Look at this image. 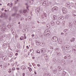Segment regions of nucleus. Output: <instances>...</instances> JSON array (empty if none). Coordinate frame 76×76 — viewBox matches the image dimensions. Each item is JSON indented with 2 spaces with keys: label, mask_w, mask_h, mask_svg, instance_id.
I'll return each mask as SVG.
<instances>
[{
  "label": "nucleus",
  "mask_w": 76,
  "mask_h": 76,
  "mask_svg": "<svg viewBox=\"0 0 76 76\" xmlns=\"http://www.w3.org/2000/svg\"><path fill=\"white\" fill-rule=\"evenodd\" d=\"M50 31L48 30H45L44 32V34L45 36H47L48 37V36H49L50 34Z\"/></svg>",
  "instance_id": "1"
},
{
  "label": "nucleus",
  "mask_w": 76,
  "mask_h": 76,
  "mask_svg": "<svg viewBox=\"0 0 76 76\" xmlns=\"http://www.w3.org/2000/svg\"><path fill=\"white\" fill-rule=\"evenodd\" d=\"M57 40H58V39L56 36L53 37L52 39V41L53 42H56V41H57Z\"/></svg>",
  "instance_id": "2"
},
{
  "label": "nucleus",
  "mask_w": 76,
  "mask_h": 76,
  "mask_svg": "<svg viewBox=\"0 0 76 76\" xmlns=\"http://www.w3.org/2000/svg\"><path fill=\"white\" fill-rule=\"evenodd\" d=\"M66 9L65 8H62V11L63 14H66Z\"/></svg>",
  "instance_id": "3"
},
{
  "label": "nucleus",
  "mask_w": 76,
  "mask_h": 76,
  "mask_svg": "<svg viewBox=\"0 0 76 76\" xmlns=\"http://www.w3.org/2000/svg\"><path fill=\"white\" fill-rule=\"evenodd\" d=\"M65 48L66 50H69L70 49V46L69 45H67L65 46Z\"/></svg>",
  "instance_id": "4"
},
{
  "label": "nucleus",
  "mask_w": 76,
  "mask_h": 76,
  "mask_svg": "<svg viewBox=\"0 0 76 76\" xmlns=\"http://www.w3.org/2000/svg\"><path fill=\"white\" fill-rule=\"evenodd\" d=\"M45 52H46V50L45 48H43L41 49V53L42 54H44V53H45Z\"/></svg>",
  "instance_id": "5"
},
{
  "label": "nucleus",
  "mask_w": 76,
  "mask_h": 76,
  "mask_svg": "<svg viewBox=\"0 0 76 76\" xmlns=\"http://www.w3.org/2000/svg\"><path fill=\"white\" fill-rule=\"evenodd\" d=\"M8 58L6 56H4L2 57V60L4 61H6L7 60Z\"/></svg>",
  "instance_id": "6"
},
{
  "label": "nucleus",
  "mask_w": 76,
  "mask_h": 76,
  "mask_svg": "<svg viewBox=\"0 0 76 76\" xmlns=\"http://www.w3.org/2000/svg\"><path fill=\"white\" fill-rule=\"evenodd\" d=\"M57 10V7H55L52 8V12H54V10Z\"/></svg>",
  "instance_id": "7"
},
{
  "label": "nucleus",
  "mask_w": 76,
  "mask_h": 76,
  "mask_svg": "<svg viewBox=\"0 0 76 76\" xmlns=\"http://www.w3.org/2000/svg\"><path fill=\"white\" fill-rule=\"evenodd\" d=\"M66 6L68 7H69L70 6V4L69 3H66Z\"/></svg>",
  "instance_id": "8"
},
{
  "label": "nucleus",
  "mask_w": 76,
  "mask_h": 76,
  "mask_svg": "<svg viewBox=\"0 0 76 76\" xmlns=\"http://www.w3.org/2000/svg\"><path fill=\"white\" fill-rule=\"evenodd\" d=\"M40 8L39 7H38L36 10V12H37V13H39V12Z\"/></svg>",
  "instance_id": "9"
},
{
  "label": "nucleus",
  "mask_w": 76,
  "mask_h": 76,
  "mask_svg": "<svg viewBox=\"0 0 76 76\" xmlns=\"http://www.w3.org/2000/svg\"><path fill=\"white\" fill-rule=\"evenodd\" d=\"M12 56H13V53L12 52H10L8 54V56L10 57H12Z\"/></svg>",
  "instance_id": "10"
},
{
  "label": "nucleus",
  "mask_w": 76,
  "mask_h": 76,
  "mask_svg": "<svg viewBox=\"0 0 76 76\" xmlns=\"http://www.w3.org/2000/svg\"><path fill=\"white\" fill-rule=\"evenodd\" d=\"M70 6H71L72 7H73L74 6H75V4L71 2L70 4Z\"/></svg>",
  "instance_id": "11"
},
{
  "label": "nucleus",
  "mask_w": 76,
  "mask_h": 76,
  "mask_svg": "<svg viewBox=\"0 0 76 76\" xmlns=\"http://www.w3.org/2000/svg\"><path fill=\"white\" fill-rule=\"evenodd\" d=\"M21 68L22 70H25L26 69V66L24 65L22 66Z\"/></svg>",
  "instance_id": "12"
},
{
  "label": "nucleus",
  "mask_w": 76,
  "mask_h": 76,
  "mask_svg": "<svg viewBox=\"0 0 76 76\" xmlns=\"http://www.w3.org/2000/svg\"><path fill=\"white\" fill-rule=\"evenodd\" d=\"M69 26L70 28H72L73 27V23H69Z\"/></svg>",
  "instance_id": "13"
},
{
  "label": "nucleus",
  "mask_w": 76,
  "mask_h": 76,
  "mask_svg": "<svg viewBox=\"0 0 76 76\" xmlns=\"http://www.w3.org/2000/svg\"><path fill=\"white\" fill-rule=\"evenodd\" d=\"M58 19L60 20H63L64 19V17L61 16L60 17L58 18Z\"/></svg>",
  "instance_id": "14"
},
{
  "label": "nucleus",
  "mask_w": 76,
  "mask_h": 76,
  "mask_svg": "<svg viewBox=\"0 0 76 76\" xmlns=\"http://www.w3.org/2000/svg\"><path fill=\"white\" fill-rule=\"evenodd\" d=\"M75 41V38H72V39H71L70 40V42H74Z\"/></svg>",
  "instance_id": "15"
},
{
  "label": "nucleus",
  "mask_w": 76,
  "mask_h": 76,
  "mask_svg": "<svg viewBox=\"0 0 76 76\" xmlns=\"http://www.w3.org/2000/svg\"><path fill=\"white\" fill-rule=\"evenodd\" d=\"M3 53H0V58H3Z\"/></svg>",
  "instance_id": "16"
},
{
  "label": "nucleus",
  "mask_w": 76,
  "mask_h": 76,
  "mask_svg": "<svg viewBox=\"0 0 76 76\" xmlns=\"http://www.w3.org/2000/svg\"><path fill=\"white\" fill-rule=\"evenodd\" d=\"M58 69L59 71H61V70L62 69L61 67L60 66H58Z\"/></svg>",
  "instance_id": "17"
},
{
  "label": "nucleus",
  "mask_w": 76,
  "mask_h": 76,
  "mask_svg": "<svg viewBox=\"0 0 76 76\" xmlns=\"http://www.w3.org/2000/svg\"><path fill=\"white\" fill-rule=\"evenodd\" d=\"M7 37L8 38H11V35L10 34H7Z\"/></svg>",
  "instance_id": "18"
},
{
  "label": "nucleus",
  "mask_w": 76,
  "mask_h": 76,
  "mask_svg": "<svg viewBox=\"0 0 76 76\" xmlns=\"http://www.w3.org/2000/svg\"><path fill=\"white\" fill-rule=\"evenodd\" d=\"M53 20H56V19H57V16H56L55 15H53Z\"/></svg>",
  "instance_id": "19"
},
{
  "label": "nucleus",
  "mask_w": 76,
  "mask_h": 76,
  "mask_svg": "<svg viewBox=\"0 0 76 76\" xmlns=\"http://www.w3.org/2000/svg\"><path fill=\"white\" fill-rule=\"evenodd\" d=\"M41 43H40V41H38L36 42L37 45H39Z\"/></svg>",
  "instance_id": "20"
},
{
  "label": "nucleus",
  "mask_w": 76,
  "mask_h": 76,
  "mask_svg": "<svg viewBox=\"0 0 76 76\" xmlns=\"http://www.w3.org/2000/svg\"><path fill=\"white\" fill-rule=\"evenodd\" d=\"M40 45L41 46H44V45H45V43H44V42H42L40 43Z\"/></svg>",
  "instance_id": "21"
},
{
  "label": "nucleus",
  "mask_w": 76,
  "mask_h": 76,
  "mask_svg": "<svg viewBox=\"0 0 76 76\" xmlns=\"http://www.w3.org/2000/svg\"><path fill=\"white\" fill-rule=\"evenodd\" d=\"M51 25L52 26H54V22L53 21H51Z\"/></svg>",
  "instance_id": "22"
},
{
  "label": "nucleus",
  "mask_w": 76,
  "mask_h": 76,
  "mask_svg": "<svg viewBox=\"0 0 76 76\" xmlns=\"http://www.w3.org/2000/svg\"><path fill=\"white\" fill-rule=\"evenodd\" d=\"M47 3V2L46 1V0H44L43 3L42 4L43 5H44V4H45L46 3Z\"/></svg>",
  "instance_id": "23"
},
{
  "label": "nucleus",
  "mask_w": 76,
  "mask_h": 76,
  "mask_svg": "<svg viewBox=\"0 0 76 76\" xmlns=\"http://www.w3.org/2000/svg\"><path fill=\"white\" fill-rule=\"evenodd\" d=\"M1 31L3 32L5 31V29H4V27L2 28H1Z\"/></svg>",
  "instance_id": "24"
},
{
  "label": "nucleus",
  "mask_w": 76,
  "mask_h": 76,
  "mask_svg": "<svg viewBox=\"0 0 76 76\" xmlns=\"http://www.w3.org/2000/svg\"><path fill=\"white\" fill-rule=\"evenodd\" d=\"M20 39L21 40H24L25 39L24 38V37H23V36H22L21 38H20Z\"/></svg>",
  "instance_id": "25"
},
{
  "label": "nucleus",
  "mask_w": 76,
  "mask_h": 76,
  "mask_svg": "<svg viewBox=\"0 0 76 76\" xmlns=\"http://www.w3.org/2000/svg\"><path fill=\"white\" fill-rule=\"evenodd\" d=\"M69 31V30L68 29H64V31L63 32H68V31Z\"/></svg>",
  "instance_id": "26"
},
{
  "label": "nucleus",
  "mask_w": 76,
  "mask_h": 76,
  "mask_svg": "<svg viewBox=\"0 0 76 76\" xmlns=\"http://www.w3.org/2000/svg\"><path fill=\"white\" fill-rule=\"evenodd\" d=\"M32 17H29L28 18V20L29 21H30L31 20V19H32Z\"/></svg>",
  "instance_id": "27"
},
{
  "label": "nucleus",
  "mask_w": 76,
  "mask_h": 76,
  "mask_svg": "<svg viewBox=\"0 0 76 76\" xmlns=\"http://www.w3.org/2000/svg\"><path fill=\"white\" fill-rule=\"evenodd\" d=\"M65 75H66V72H64L63 73V74H62V76H64Z\"/></svg>",
  "instance_id": "28"
},
{
  "label": "nucleus",
  "mask_w": 76,
  "mask_h": 76,
  "mask_svg": "<svg viewBox=\"0 0 76 76\" xmlns=\"http://www.w3.org/2000/svg\"><path fill=\"white\" fill-rule=\"evenodd\" d=\"M53 61H54V62H55V63L57 62V60H56V59L55 58H53Z\"/></svg>",
  "instance_id": "29"
},
{
  "label": "nucleus",
  "mask_w": 76,
  "mask_h": 76,
  "mask_svg": "<svg viewBox=\"0 0 76 76\" xmlns=\"http://www.w3.org/2000/svg\"><path fill=\"white\" fill-rule=\"evenodd\" d=\"M50 49H52V50H53V49L54 48H53V47L51 46V45H50Z\"/></svg>",
  "instance_id": "30"
},
{
  "label": "nucleus",
  "mask_w": 76,
  "mask_h": 76,
  "mask_svg": "<svg viewBox=\"0 0 76 76\" xmlns=\"http://www.w3.org/2000/svg\"><path fill=\"white\" fill-rule=\"evenodd\" d=\"M67 57L68 58H70V56L69 55H67Z\"/></svg>",
  "instance_id": "31"
},
{
  "label": "nucleus",
  "mask_w": 76,
  "mask_h": 76,
  "mask_svg": "<svg viewBox=\"0 0 76 76\" xmlns=\"http://www.w3.org/2000/svg\"><path fill=\"white\" fill-rule=\"evenodd\" d=\"M46 26L48 28H49V27H50V25L48 24H47L46 25Z\"/></svg>",
  "instance_id": "32"
},
{
  "label": "nucleus",
  "mask_w": 76,
  "mask_h": 76,
  "mask_svg": "<svg viewBox=\"0 0 76 76\" xmlns=\"http://www.w3.org/2000/svg\"><path fill=\"white\" fill-rule=\"evenodd\" d=\"M8 28H10V24H9L7 26Z\"/></svg>",
  "instance_id": "33"
},
{
  "label": "nucleus",
  "mask_w": 76,
  "mask_h": 76,
  "mask_svg": "<svg viewBox=\"0 0 76 76\" xmlns=\"http://www.w3.org/2000/svg\"><path fill=\"white\" fill-rule=\"evenodd\" d=\"M55 50L56 51H58V49L56 48L55 49Z\"/></svg>",
  "instance_id": "34"
},
{
  "label": "nucleus",
  "mask_w": 76,
  "mask_h": 76,
  "mask_svg": "<svg viewBox=\"0 0 76 76\" xmlns=\"http://www.w3.org/2000/svg\"><path fill=\"white\" fill-rule=\"evenodd\" d=\"M56 23L57 25H59V24H60L59 23V21H57V22H56Z\"/></svg>",
  "instance_id": "35"
},
{
  "label": "nucleus",
  "mask_w": 76,
  "mask_h": 76,
  "mask_svg": "<svg viewBox=\"0 0 76 76\" xmlns=\"http://www.w3.org/2000/svg\"><path fill=\"white\" fill-rule=\"evenodd\" d=\"M37 53L40 54V52H39V50H37Z\"/></svg>",
  "instance_id": "36"
},
{
  "label": "nucleus",
  "mask_w": 76,
  "mask_h": 76,
  "mask_svg": "<svg viewBox=\"0 0 76 76\" xmlns=\"http://www.w3.org/2000/svg\"><path fill=\"white\" fill-rule=\"evenodd\" d=\"M23 12L24 13H26V10H24L23 11Z\"/></svg>",
  "instance_id": "37"
},
{
  "label": "nucleus",
  "mask_w": 76,
  "mask_h": 76,
  "mask_svg": "<svg viewBox=\"0 0 76 76\" xmlns=\"http://www.w3.org/2000/svg\"><path fill=\"white\" fill-rule=\"evenodd\" d=\"M44 57H45L46 58H48V56H47V55L46 54L44 55Z\"/></svg>",
  "instance_id": "38"
},
{
  "label": "nucleus",
  "mask_w": 76,
  "mask_h": 76,
  "mask_svg": "<svg viewBox=\"0 0 76 76\" xmlns=\"http://www.w3.org/2000/svg\"><path fill=\"white\" fill-rule=\"evenodd\" d=\"M27 49H25L24 50V53H26V52H27Z\"/></svg>",
  "instance_id": "39"
},
{
  "label": "nucleus",
  "mask_w": 76,
  "mask_h": 76,
  "mask_svg": "<svg viewBox=\"0 0 76 76\" xmlns=\"http://www.w3.org/2000/svg\"><path fill=\"white\" fill-rule=\"evenodd\" d=\"M34 53H32L31 54V56H34Z\"/></svg>",
  "instance_id": "40"
},
{
  "label": "nucleus",
  "mask_w": 76,
  "mask_h": 76,
  "mask_svg": "<svg viewBox=\"0 0 76 76\" xmlns=\"http://www.w3.org/2000/svg\"><path fill=\"white\" fill-rule=\"evenodd\" d=\"M15 15L16 14L15 13H14L12 14V16H15Z\"/></svg>",
  "instance_id": "41"
},
{
  "label": "nucleus",
  "mask_w": 76,
  "mask_h": 76,
  "mask_svg": "<svg viewBox=\"0 0 76 76\" xmlns=\"http://www.w3.org/2000/svg\"><path fill=\"white\" fill-rule=\"evenodd\" d=\"M12 70H15V69L14 67L12 68Z\"/></svg>",
  "instance_id": "42"
},
{
  "label": "nucleus",
  "mask_w": 76,
  "mask_h": 76,
  "mask_svg": "<svg viewBox=\"0 0 76 76\" xmlns=\"http://www.w3.org/2000/svg\"><path fill=\"white\" fill-rule=\"evenodd\" d=\"M24 39H26V36L25 35H24Z\"/></svg>",
  "instance_id": "43"
},
{
  "label": "nucleus",
  "mask_w": 76,
  "mask_h": 76,
  "mask_svg": "<svg viewBox=\"0 0 76 76\" xmlns=\"http://www.w3.org/2000/svg\"><path fill=\"white\" fill-rule=\"evenodd\" d=\"M74 51L75 53H76V50L75 49H74Z\"/></svg>",
  "instance_id": "44"
},
{
  "label": "nucleus",
  "mask_w": 76,
  "mask_h": 76,
  "mask_svg": "<svg viewBox=\"0 0 76 76\" xmlns=\"http://www.w3.org/2000/svg\"><path fill=\"white\" fill-rule=\"evenodd\" d=\"M29 70H30V72H31V71H32V69H31V68H29Z\"/></svg>",
  "instance_id": "45"
},
{
  "label": "nucleus",
  "mask_w": 76,
  "mask_h": 76,
  "mask_svg": "<svg viewBox=\"0 0 76 76\" xmlns=\"http://www.w3.org/2000/svg\"><path fill=\"white\" fill-rule=\"evenodd\" d=\"M47 75L48 76H51V75L50 74H48Z\"/></svg>",
  "instance_id": "46"
},
{
  "label": "nucleus",
  "mask_w": 76,
  "mask_h": 76,
  "mask_svg": "<svg viewBox=\"0 0 76 76\" xmlns=\"http://www.w3.org/2000/svg\"><path fill=\"white\" fill-rule=\"evenodd\" d=\"M11 72H12V71H11L10 70H9L8 72L9 73H11Z\"/></svg>",
  "instance_id": "47"
},
{
  "label": "nucleus",
  "mask_w": 76,
  "mask_h": 76,
  "mask_svg": "<svg viewBox=\"0 0 76 76\" xmlns=\"http://www.w3.org/2000/svg\"><path fill=\"white\" fill-rule=\"evenodd\" d=\"M25 73H23V76H25Z\"/></svg>",
  "instance_id": "48"
},
{
  "label": "nucleus",
  "mask_w": 76,
  "mask_h": 76,
  "mask_svg": "<svg viewBox=\"0 0 76 76\" xmlns=\"http://www.w3.org/2000/svg\"><path fill=\"white\" fill-rule=\"evenodd\" d=\"M37 66L38 67H39V66H40V65L39 64H38Z\"/></svg>",
  "instance_id": "49"
},
{
  "label": "nucleus",
  "mask_w": 76,
  "mask_h": 76,
  "mask_svg": "<svg viewBox=\"0 0 76 76\" xmlns=\"http://www.w3.org/2000/svg\"><path fill=\"white\" fill-rule=\"evenodd\" d=\"M0 67H1V68H2V67H3V65L1 64L0 65Z\"/></svg>",
  "instance_id": "50"
},
{
  "label": "nucleus",
  "mask_w": 76,
  "mask_h": 76,
  "mask_svg": "<svg viewBox=\"0 0 76 76\" xmlns=\"http://www.w3.org/2000/svg\"><path fill=\"white\" fill-rule=\"evenodd\" d=\"M28 7H29L28 6H27L26 7V8L28 10H29V9H28Z\"/></svg>",
  "instance_id": "51"
},
{
  "label": "nucleus",
  "mask_w": 76,
  "mask_h": 76,
  "mask_svg": "<svg viewBox=\"0 0 76 76\" xmlns=\"http://www.w3.org/2000/svg\"><path fill=\"white\" fill-rule=\"evenodd\" d=\"M15 56H18V53H16L15 54Z\"/></svg>",
  "instance_id": "52"
},
{
  "label": "nucleus",
  "mask_w": 76,
  "mask_h": 76,
  "mask_svg": "<svg viewBox=\"0 0 76 76\" xmlns=\"http://www.w3.org/2000/svg\"><path fill=\"white\" fill-rule=\"evenodd\" d=\"M26 48H27V49H29V47H28V46H26Z\"/></svg>",
  "instance_id": "53"
},
{
  "label": "nucleus",
  "mask_w": 76,
  "mask_h": 76,
  "mask_svg": "<svg viewBox=\"0 0 76 76\" xmlns=\"http://www.w3.org/2000/svg\"><path fill=\"white\" fill-rule=\"evenodd\" d=\"M30 52H28V56H29V54H30Z\"/></svg>",
  "instance_id": "54"
},
{
  "label": "nucleus",
  "mask_w": 76,
  "mask_h": 76,
  "mask_svg": "<svg viewBox=\"0 0 76 76\" xmlns=\"http://www.w3.org/2000/svg\"><path fill=\"white\" fill-rule=\"evenodd\" d=\"M35 75H37V72L35 71L34 72Z\"/></svg>",
  "instance_id": "55"
},
{
  "label": "nucleus",
  "mask_w": 76,
  "mask_h": 76,
  "mask_svg": "<svg viewBox=\"0 0 76 76\" xmlns=\"http://www.w3.org/2000/svg\"><path fill=\"white\" fill-rule=\"evenodd\" d=\"M64 58H65V59H66V58H67V57H66V56H65L64 57Z\"/></svg>",
  "instance_id": "56"
},
{
  "label": "nucleus",
  "mask_w": 76,
  "mask_h": 76,
  "mask_svg": "<svg viewBox=\"0 0 76 76\" xmlns=\"http://www.w3.org/2000/svg\"><path fill=\"white\" fill-rule=\"evenodd\" d=\"M13 5V4H10V6L11 7H12V5Z\"/></svg>",
  "instance_id": "57"
},
{
  "label": "nucleus",
  "mask_w": 76,
  "mask_h": 76,
  "mask_svg": "<svg viewBox=\"0 0 76 76\" xmlns=\"http://www.w3.org/2000/svg\"><path fill=\"white\" fill-rule=\"evenodd\" d=\"M73 16H76V15L75 14H73Z\"/></svg>",
  "instance_id": "58"
},
{
  "label": "nucleus",
  "mask_w": 76,
  "mask_h": 76,
  "mask_svg": "<svg viewBox=\"0 0 76 76\" xmlns=\"http://www.w3.org/2000/svg\"><path fill=\"white\" fill-rule=\"evenodd\" d=\"M19 51L18 50H16V52H17V53H18Z\"/></svg>",
  "instance_id": "59"
},
{
  "label": "nucleus",
  "mask_w": 76,
  "mask_h": 76,
  "mask_svg": "<svg viewBox=\"0 0 76 76\" xmlns=\"http://www.w3.org/2000/svg\"><path fill=\"white\" fill-rule=\"evenodd\" d=\"M16 69L17 70H19V68H17Z\"/></svg>",
  "instance_id": "60"
},
{
  "label": "nucleus",
  "mask_w": 76,
  "mask_h": 76,
  "mask_svg": "<svg viewBox=\"0 0 76 76\" xmlns=\"http://www.w3.org/2000/svg\"><path fill=\"white\" fill-rule=\"evenodd\" d=\"M51 4H52L51 2H50L49 3V4H50V5H51Z\"/></svg>",
  "instance_id": "61"
},
{
  "label": "nucleus",
  "mask_w": 76,
  "mask_h": 76,
  "mask_svg": "<svg viewBox=\"0 0 76 76\" xmlns=\"http://www.w3.org/2000/svg\"><path fill=\"white\" fill-rule=\"evenodd\" d=\"M61 35H64V33L63 32L61 33Z\"/></svg>",
  "instance_id": "62"
},
{
  "label": "nucleus",
  "mask_w": 76,
  "mask_h": 76,
  "mask_svg": "<svg viewBox=\"0 0 76 76\" xmlns=\"http://www.w3.org/2000/svg\"><path fill=\"white\" fill-rule=\"evenodd\" d=\"M32 37H34V34H32Z\"/></svg>",
  "instance_id": "63"
},
{
  "label": "nucleus",
  "mask_w": 76,
  "mask_h": 76,
  "mask_svg": "<svg viewBox=\"0 0 76 76\" xmlns=\"http://www.w3.org/2000/svg\"><path fill=\"white\" fill-rule=\"evenodd\" d=\"M15 64L16 65V64H17V61H16L15 62Z\"/></svg>",
  "instance_id": "64"
}]
</instances>
